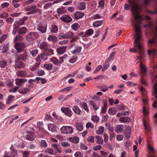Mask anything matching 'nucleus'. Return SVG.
<instances>
[{
	"label": "nucleus",
	"instance_id": "1",
	"mask_svg": "<svg viewBox=\"0 0 157 157\" xmlns=\"http://www.w3.org/2000/svg\"><path fill=\"white\" fill-rule=\"evenodd\" d=\"M136 12L135 13H133L135 15L134 20L132 21V23L134 25L135 31L136 32L135 39L133 42L134 47L130 49L131 52H137L140 54V56L137 57L138 59H141L143 58L144 54L143 48V44L140 40L141 38V34L140 25L141 20H142L141 17L139 14H136Z\"/></svg>",
	"mask_w": 157,
	"mask_h": 157
},
{
	"label": "nucleus",
	"instance_id": "2",
	"mask_svg": "<svg viewBox=\"0 0 157 157\" xmlns=\"http://www.w3.org/2000/svg\"><path fill=\"white\" fill-rule=\"evenodd\" d=\"M128 2L129 3L130 5L125 4L124 5V9L125 10H129L131 8L132 13H134L138 11L139 6L136 4L134 1H132L130 0H128Z\"/></svg>",
	"mask_w": 157,
	"mask_h": 157
},
{
	"label": "nucleus",
	"instance_id": "3",
	"mask_svg": "<svg viewBox=\"0 0 157 157\" xmlns=\"http://www.w3.org/2000/svg\"><path fill=\"white\" fill-rule=\"evenodd\" d=\"M37 29L42 34L45 33L47 31V25L44 21H42L37 25Z\"/></svg>",
	"mask_w": 157,
	"mask_h": 157
},
{
	"label": "nucleus",
	"instance_id": "4",
	"mask_svg": "<svg viewBox=\"0 0 157 157\" xmlns=\"http://www.w3.org/2000/svg\"><path fill=\"white\" fill-rule=\"evenodd\" d=\"M39 35L37 33L29 32L25 37V39L29 41H32L33 40L37 39Z\"/></svg>",
	"mask_w": 157,
	"mask_h": 157
},
{
	"label": "nucleus",
	"instance_id": "5",
	"mask_svg": "<svg viewBox=\"0 0 157 157\" xmlns=\"http://www.w3.org/2000/svg\"><path fill=\"white\" fill-rule=\"evenodd\" d=\"M74 128L71 126H63L61 128V131L62 133L71 134L73 131Z\"/></svg>",
	"mask_w": 157,
	"mask_h": 157
},
{
	"label": "nucleus",
	"instance_id": "6",
	"mask_svg": "<svg viewBox=\"0 0 157 157\" xmlns=\"http://www.w3.org/2000/svg\"><path fill=\"white\" fill-rule=\"evenodd\" d=\"M73 47H74V49L71 51V52L72 54L77 55L81 52L82 49L81 46L76 45L75 43H74L70 46V48L72 49Z\"/></svg>",
	"mask_w": 157,
	"mask_h": 157
},
{
	"label": "nucleus",
	"instance_id": "7",
	"mask_svg": "<svg viewBox=\"0 0 157 157\" xmlns=\"http://www.w3.org/2000/svg\"><path fill=\"white\" fill-rule=\"evenodd\" d=\"M25 47V44L22 42L15 43L14 47L17 51V52H22Z\"/></svg>",
	"mask_w": 157,
	"mask_h": 157
},
{
	"label": "nucleus",
	"instance_id": "8",
	"mask_svg": "<svg viewBox=\"0 0 157 157\" xmlns=\"http://www.w3.org/2000/svg\"><path fill=\"white\" fill-rule=\"evenodd\" d=\"M61 110L65 115L69 117H71L72 115V111L68 107H62L61 108Z\"/></svg>",
	"mask_w": 157,
	"mask_h": 157
},
{
	"label": "nucleus",
	"instance_id": "9",
	"mask_svg": "<svg viewBox=\"0 0 157 157\" xmlns=\"http://www.w3.org/2000/svg\"><path fill=\"white\" fill-rule=\"evenodd\" d=\"M16 68H24L25 67V65L21 60L16 59L15 61Z\"/></svg>",
	"mask_w": 157,
	"mask_h": 157
},
{
	"label": "nucleus",
	"instance_id": "10",
	"mask_svg": "<svg viewBox=\"0 0 157 157\" xmlns=\"http://www.w3.org/2000/svg\"><path fill=\"white\" fill-rule=\"evenodd\" d=\"M17 59L20 60H22L23 61H25L27 57V54L26 52H25L19 55H16Z\"/></svg>",
	"mask_w": 157,
	"mask_h": 157
},
{
	"label": "nucleus",
	"instance_id": "11",
	"mask_svg": "<svg viewBox=\"0 0 157 157\" xmlns=\"http://www.w3.org/2000/svg\"><path fill=\"white\" fill-rule=\"evenodd\" d=\"M25 138L27 140L30 141H33L35 139V136L34 133L31 132L27 133V134L25 136Z\"/></svg>",
	"mask_w": 157,
	"mask_h": 157
},
{
	"label": "nucleus",
	"instance_id": "12",
	"mask_svg": "<svg viewBox=\"0 0 157 157\" xmlns=\"http://www.w3.org/2000/svg\"><path fill=\"white\" fill-rule=\"evenodd\" d=\"M27 79L26 78H17L15 79V83L19 87L22 86L23 84L27 82Z\"/></svg>",
	"mask_w": 157,
	"mask_h": 157
},
{
	"label": "nucleus",
	"instance_id": "13",
	"mask_svg": "<svg viewBox=\"0 0 157 157\" xmlns=\"http://www.w3.org/2000/svg\"><path fill=\"white\" fill-rule=\"evenodd\" d=\"M60 19L63 21L67 23H69L72 21V19L71 17L67 15H64L60 17Z\"/></svg>",
	"mask_w": 157,
	"mask_h": 157
},
{
	"label": "nucleus",
	"instance_id": "14",
	"mask_svg": "<svg viewBox=\"0 0 157 157\" xmlns=\"http://www.w3.org/2000/svg\"><path fill=\"white\" fill-rule=\"evenodd\" d=\"M29 51L30 54L33 57H35L38 53V50L36 48H30L29 49Z\"/></svg>",
	"mask_w": 157,
	"mask_h": 157
},
{
	"label": "nucleus",
	"instance_id": "15",
	"mask_svg": "<svg viewBox=\"0 0 157 157\" xmlns=\"http://www.w3.org/2000/svg\"><path fill=\"white\" fill-rule=\"evenodd\" d=\"M48 58V57H47L44 53H43L38 55L36 58V61L37 62H40L41 60L45 61Z\"/></svg>",
	"mask_w": 157,
	"mask_h": 157
},
{
	"label": "nucleus",
	"instance_id": "16",
	"mask_svg": "<svg viewBox=\"0 0 157 157\" xmlns=\"http://www.w3.org/2000/svg\"><path fill=\"white\" fill-rule=\"evenodd\" d=\"M74 18L76 20H78L83 17L84 14L83 13L77 11L73 14Z\"/></svg>",
	"mask_w": 157,
	"mask_h": 157
},
{
	"label": "nucleus",
	"instance_id": "17",
	"mask_svg": "<svg viewBox=\"0 0 157 157\" xmlns=\"http://www.w3.org/2000/svg\"><path fill=\"white\" fill-rule=\"evenodd\" d=\"M48 129L52 132H57V129L56 125L54 124H48Z\"/></svg>",
	"mask_w": 157,
	"mask_h": 157
},
{
	"label": "nucleus",
	"instance_id": "18",
	"mask_svg": "<svg viewBox=\"0 0 157 157\" xmlns=\"http://www.w3.org/2000/svg\"><path fill=\"white\" fill-rule=\"evenodd\" d=\"M10 150H11L10 154L12 156H10L9 155L6 154L3 157H15V155L17 154V151L14 149L13 147H10Z\"/></svg>",
	"mask_w": 157,
	"mask_h": 157
},
{
	"label": "nucleus",
	"instance_id": "19",
	"mask_svg": "<svg viewBox=\"0 0 157 157\" xmlns=\"http://www.w3.org/2000/svg\"><path fill=\"white\" fill-rule=\"evenodd\" d=\"M67 46H63L57 48L56 51L58 53L62 55L66 52Z\"/></svg>",
	"mask_w": 157,
	"mask_h": 157
},
{
	"label": "nucleus",
	"instance_id": "20",
	"mask_svg": "<svg viewBox=\"0 0 157 157\" xmlns=\"http://www.w3.org/2000/svg\"><path fill=\"white\" fill-rule=\"evenodd\" d=\"M126 127V125L122 124H120L116 126L115 128V131L117 133H119L122 132Z\"/></svg>",
	"mask_w": 157,
	"mask_h": 157
},
{
	"label": "nucleus",
	"instance_id": "21",
	"mask_svg": "<svg viewBox=\"0 0 157 157\" xmlns=\"http://www.w3.org/2000/svg\"><path fill=\"white\" fill-rule=\"evenodd\" d=\"M17 75L18 76L22 78L27 77L28 75L27 72L26 71H18L17 72Z\"/></svg>",
	"mask_w": 157,
	"mask_h": 157
},
{
	"label": "nucleus",
	"instance_id": "22",
	"mask_svg": "<svg viewBox=\"0 0 157 157\" xmlns=\"http://www.w3.org/2000/svg\"><path fill=\"white\" fill-rule=\"evenodd\" d=\"M27 31L28 29L26 27H22L18 29V34L19 35H23L25 34Z\"/></svg>",
	"mask_w": 157,
	"mask_h": 157
},
{
	"label": "nucleus",
	"instance_id": "23",
	"mask_svg": "<svg viewBox=\"0 0 157 157\" xmlns=\"http://www.w3.org/2000/svg\"><path fill=\"white\" fill-rule=\"evenodd\" d=\"M80 105L81 107L87 113H89V110L87 104L85 102H81L80 101Z\"/></svg>",
	"mask_w": 157,
	"mask_h": 157
},
{
	"label": "nucleus",
	"instance_id": "24",
	"mask_svg": "<svg viewBox=\"0 0 157 157\" xmlns=\"http://www.w3.org/2000/svg\"><path fill=\"white\" fill-rule=\"evenodd\" d=\"M30 90L29 88L23 87L18 89V91L21 94H27Z\"/></svg>",
	"mask_w": 157,
	"mask_h": 157
},
{
	"label": "nucleus",
	"instance_id": "25",
	"mask_svg": "<svg viewBox=\"0 0 157 157\" xmlns=\"http://www.w3.org/2000/svg\"><path fill=\"white\" fill-rule=\"evenodd\" d=\"M72 109L75 113L78 115H81L82 113V112L78 106H74L72 107Z\"/></svg>",
	"mask_w": 157,
	"mask_h": 157
},
{
	"label": "nucleus",
	"instance_id": "26",
	"mask_svg": "<svg viewBox=\"0 0 157 157\" xmlns=\"http://www.w3.org/2000/svg\"><path fill=\"white\" fill-rule=\"evenodd\" d=\"M76 128L79 131H81L83 130V126L82 123L76 122L75 126Z\"/></svg>",
	"mask_w": 157,
	"mask_h": 157
},
{
	"label": "nucleus",
	"instance_id": "27",
	"mask_svg": "<svg viewBox=\"0 0 157 157\" xmlns=\"http://www.w3.org/2000/svg\"><path fill=\"white\" fill-rule=\"evenodd\" d=\"M47 39L49 41H51L53 43L57 40V37L54 35H49Z\"/></svg>",
	"mask_w": 157,
	"mask_h": 157
},
{
	"label": "nucleus",
	"instance_id": "28",
	"mask_svg": "<svg viewBox=\"0 0 157 157\" xmlns=\"http://www.w3.org/2000/svg\"><path fill=\"white\" fill-rule=\"evenodd\" d=\"M40 146L41 148H46L48 145V143L47 141L45 140H41L39 141Z\"/></svg>",
	"mask_w": 157,
	"mask_h": 157
},
{
	"label": "nucleus",
	"instance_id": "29",
	"mask_svg": "<svg viewBox=\"0 0 157 157\" xmlns=\"http://www.w3.org/2000/svg\"><path fill=\"white\" fill-rule=\"evenodd\" d=\"M90 102L95 110H97L99 108L100 105L99 103H95L92 101H90Z\"/></svg>",
	"mask_w": 157,
	"mask_h": 157
},
{
	"label": "nucleus",
	"instance_id": "30",
	"mask_svg": "<svg viewBox=\"0 0 157 157\" xmlns=\"http://www.w3.org/2000/svg\"><path fill=\"white\" fill-rule=\"evenodd\" d=\"M51 32L52 33H56L58 30L57 26L55 25H52L50 29Z\"/></svg>",
	"mask_w": 157,
	"mask_h": 157
},
{
	"label": "nucleus",
	"instance_id": "31",
	"mask_svg": "<svg viewBox=\"0 0 157 157\" xmlns=\"http://www.w3.org/2000/svg\"><path fill=\"white\" fill-rule=\"evenodd\" d=\"M45 152L51 155H55L56 154V151L52 148H47L45 149Z\"/></svg>",
	"mask_w": 157,
	"mask_h": 157
},
{
	"label": "nucleus",
	"instance_id": "32",
	"mask_svg": "<svg viewBox=\"0 0 157 157\" xmlns=\"http://www.w3.org/2000/svg\"><path fill=\"white\" fill-rule=\"evenodd\" d=\"M131 119L129 117H123L120 118V121L121 122L125 123L127 122H130Z\"/></svg>",
	"mask_w": 157,
	"mask_h": 157
},
{
	"label": "nucleus",
	"instance_id": "33",
	"mask_svg": "<svg viewBox=\"0 0 157 157\" xmlns=\"http://www.w3.org/2000/svg\"><path fill=\"white\" fill-rule=\"evenodd\" d=\"M44 53V55H46L47 57L50 56L54 54L53 50L52 49H46L45 50Z\"/></svg>",
	"mask_w": 157,
	"mask_h": 157
},
{
	"label": "nucleus",
	"instance_id": "34",
	"mask_svg": "<svg viewBox=\"0 0 157 157\" xmlns=\"http://www.w3.org/2000/svg\"><path fill=\"white\" fill-rule=\"evenodd\" d=\"M9 46L8 43L4 44L3 46H2V51L1 52L3 53H6L8 50Z\"/></svg>",
	"mask_w": 157,
	"mask_h": 157
},
{
	"label": "nucleus",
	"instance_id": "35",
	"mask_svg": "<svg viewBox=\"0 0 157 157\" xmlns=\"http://www.w3.org/2000/svg\"><path fill=\"white\" fill-rule=\"evenodd\" d=\"M57 11L59 14H63L66 13V10L65 7H61L57 9Z\"/></svg>",
	"mask_w": 157,
	"mask_h": 157
},
{
	"label": "nucleus",
	"instance_id": "36",
	"mask_svg": "<svg viewBox=\"0 0 157 157\" xmlns=\"http://www.w3.org/2000/svg\"><path fill=\"white\" fill-rule=\"evenodd\" d=\"M140 67L141 68L140 73L141 76H142V75H144L145 74L146 72V69L141 63H140Z\"/></svg>",
	"mask_w": 157,
	"mask_h": 157
},
{
	"label": "nucleus",
	"instance_id": "37",
	"mask_svg": "<svg viewBox=\"0 0 157 157\" xmlns=\"http://www.w3.org/2000/svg\"><path fill=\"white\" fill-rule=\"evenodd\" d=\"M103 23L102 20L95 21L93 23V25L94 27H97L101 25Z\"/></svg>",
	"mask_w": 157,
	"mask_h": 157
},
{
	"label": "nucleus",
	"instance_id": "38",
	"mask_svg": "<svg viewBox=\"0 0 157 157\" xmlns=\"http://www.w3.org/2000/svg\"><path fill=\"white\" fill-rule=\"evenodd\" d=\"M70 141L72 142L74 144H77L79 141V138L77 136L69 138Z\"/></svg>",
	"mask_w": 157,
	"mask_h": 157
},
{
	"label": "nucleus",
	"instance_id": "39",
	"mask_svg": "<svg viewBox=\"0 0 157 157\" xmlns=\"http://www.w3.org/2000/svg\"><path fill=\"white\" fill-rule=\"evenodd\" d=\"M68 57L67 56V55H64V56L59 57V65L60 64L64 62V61H65L67 58Z\"/></svg>",
	"mask_w": 157,
	"mask_h": 157
},
{
	"label": "nucleus",
	"instance_id": "40",
	"mask_svg": "<svg viewBox=\"0 0 157 157\" xmlns=\"http://www.w3.org/2000/svg\"><path fill=\"white\" fill-rule=\"evenodd\" d=\"M8 63L7 61L1 60L0 61V67L2 68H5L8 66Z\"/></svg>",
	"mask_w": 157,
	"mask_h": 157
},
{
	"label": "nucleus",
	"instance_id": "41",
	"mask_svg": "<svg viewBox=\"0 0 157 157\" xmlns=\"http://www.w3.org/2000/svg\"><path fill=\"white\" fill-rule=\"evenodd\" d=\"M52 147L58 153H61L62 152L61 149L60 147H59L58 144H52Z\"/></svg>",
	"mask_w": 157,
	"mask_h": 157
},
{
	"label": "nucleus",
	"instance_id": "42",
	"mask_svg": "<svg viewBox=\"0 0 157 157\" xmlns=\"http://www.w3.org/2000/svg\"><path fill=\"white\" fill-rule=\"evenodd\" d=\"M86 4L84 2H82L78 4V8L81 10H84L86 8Z\"/></svg>",
	"mask_w": 157,
	"mask_h": 157
},
{
	"label": "nucleus",
	"instance_id": "43",
	"mask_svg": "<svg viewBox=\"0 0 157 157\" xmlns=\"http://www.w3.org/2000/svg\"><path fill=\"white\" fill-rule=\"evenodd\" d=\"M80 26L77 23H75L71 25V28L75 31H77Z\"/></svg>",
	"mask_w": 157,
	"mask_h": 157
},
{
	"label": "nucleus",
	"instance_id": "44",
	"mask_svg": "<svg viewBox=\"0 0 157 157\" xmlns=\"http://www.w3.org/2000/svg\"><path fill=\"white\" fill-rule=\"evenodd\" d=\"M103 107L101 108V112L103 113H105L106 111L107 108V102L105 100L103 101Z\"/></svg>",
	"mask_w": 157,
	"mask_h": 157
},
{
	"label": "nucleus",
	"instance_id": "45",
	"mask_svg": "<svg viewBox=\"0 0 157 157\" xmlns=\"http://www.w3.org/2000/svg\"><path fill=\"white\" fill-rule=\"evenodd\" d=\"M104 130V127L103 126H100L98 130L96 131V133L98 134H102Z\"/></svg>",
	"mask_w": 157,
	"mask_h": 157
},
{
	"label": "nucleus",
	"instance_id": "46",
	"mask_svg": "<svg viewBox=\"0 0 157 157\" xmlns=\"http://www.w3.org/2000/svg\"><path fill=\"white\" fill-rule=\"evenodd\" d=\"M157 41L155 38L154 37L150 39L148 41V44L151 45H155Z\"/></svg>",
	"mask_w": 157,
	"mask_h": 157
},
{
	"label": "nucleus",
	"instance_id": "47",
	"mask_svg": "<svg viewBox=\"0 0 157 157\" xmlns=\"http://www.w3.org/2000/svg\"><path fill=\"white\" fill-rule=\"evenodd\" d=\"M44 67L48 70H51L53 67V65L52 63L45 64L44 66Z\"/></svg>",
	"mask_w": 157,
	"mask_h": 157
},
{
	"label": "nucleus",
	"instance_id": "48",
	"mask_svg": "<svg viewBox=\"0 0 157 157\" xmlns=\"http://www.w3.org/2000/svg\"><path fill=\"white\" fill-rule=\"evenodd\" d=\"M14 96L12 95H10L8 96V99L6 100V104H9L10 103L14 100Z\"/></svg>",
	"mask_w": 157,
	"mask_h": 157
},
{
	"label": "nucleus",
	"instance_id": "49",
	"mask_svg": "<svg viewBox=\"0 0 157 157\" xmlns=\"http://www.w3.org/2000/svg\"><path fill=\"white\" fill-rule=\"evenodd\" d=\"M95 138L97 139V143L98 144H102L103 143V140L99 136H96Z\"/></svg>",
	"mask_w": 157,
	"mask_h": 157
},
{
	"label": "nucleus",
	"instance_id": "50",
	"mask_svg": "<svg viewBox=\"0 0 157 157\" xmlns=\"http://www.w3.org/2000/svg\"><path fill=\"white\" fill-rule=\"evenodd\" d=\"M66 38H72L74 37V34L71 32L69 31L66 33Z\"/></svg>",
	"mask_w": 157,
	"mask_h": 157
},
{
	"label": "nucleus",
	"instance_id": "51",
	"mask_svg": "<svg viewBox=\"0 0 157 157\" xmlns=\"http://www.w3.org/2000/svg\"><path fill=\"white\" fill-rule=\"evenodd\" d=\"M51 61L56 66H59V62L58 60L55 57H53L51 58L50 59Z\"/></svg>",
	"mask_w": 157,
	"mask_h": 157
},
{
	"label": "nucleus",
	"instance_id": "52",
	"mask_svg": "<svg viewBox=\"0 0 157 157\" xmlns=\"http://www.w3.org/2000/svg\"><path fill=\"white\" fill-rule=\"evenodd\" d=\"M47 47L48 45L45 42L41 43L40 45V48L41 49H44L45 50L47 49Z\"/></svg>",
	"mask_w": 157,
	"mask_h": 157
},
{
	"label": "nucleus",
	"instance_id": "53",
	"mask_svg": "<svg viewBox=\"0 0 157 157\" xmlns=\"http://www.w3.org/2000/svg\"><path fill=\"white\" fill-rule=\"evenodd\" d=\"M143 124L145 128V129L146 131L149 132L150 131V128L147 124V121L144 120L143 121Z\"/></svg>",
	"mask_w": 157,
	"mask_h": 157
},
{
	"label": "nucleus",
	"instance_id": "54",
	"mask_svg": "<svg viewBox=\"0 0 157 157\" xmlns=\"http://www.w3.org/2000/svg\"><path fill=\"white\" fill-rule=\"evenodd\" d=\"M28 18L27 17H25L20 18L18 21L20 23V25H22L24 24L25 21L27 20Z\"/></svg>",
	"mask_w": 157,
	"mask_h": 157
},
{
	"label": "nucleus",
	"instance_id": "55",
	"mask_svg": "<svg viewBox=\"0 0 157 157\" xmlns=\"http://www.w3.org/2000/svg\"><path fill=\"white\" fill-rule=\"evenodd\" d=\"M19 34L17 35L16 37L14 39V43H18L17 41H20L22 40L23 37L21 36Z\"/></svg>",
	"mask_w": 157,
	"mask_h": 157
},
{
	"label": "nucleus",
	"instance_id": "56",
	"mask_svg": "<svg viewBox=\"0 0 157 157\" xmlns=\"http://www.w3.org/2000/svg\"><path fill=\"white\" fill-rule=\"evenodd\" d=\"M13 80H8L6 82V85L9 87H12L13 86Z\"/></svg>",
	"mask_w": 157,
	"mask_h": 157
},
{
	"label": "nucleus",
	"instance_id": "57",
	"mask_svg": "<svg viewBox=\"0 0 157 157\" xmlns=\"http://www.w3.org/2000/svg\"><path fill=\"white\" fill-rule=\"evenodd\" d=\"M21 25H20V23L18 21H15L13 25V28H15L18 30Z\"/></svg>",
	"mask_w": 157,
	"mask_h": 157
},
{
	"label": "nucleus",
	"instance_id": "58",
	"mask_svg": "<svg viewBox=\"0 0 157 157\" xmlns=\"http://www.w3.org/2000/svg\"><path fill=\"white\" fill-rule=\"evenodd\" d=\"M110 66L109 63L105 62L103 65V67L102 69V71H104L108 69Z\"/></svg>",
	"mask_w": 157,
	"mask_h": 157
},
{
	"label": "nucleus",
	"instance_id": "59",
	"mask_svg": "<svg viewBox=\"0 0 157 157\" xmlns=\"http://www.w3.org/2000/svg\"><path fill=\"white\" fill-rule=\"evenodd\" d=\"M87 141L89 143H94V137L92 136H89L87 139Z\"/></svg>",
	"mask_w": 157,
	"mask_h": 157
},
{
	"label": "nucleus",
	"instance_id": "60",
	"mask_svg": "<svg viewBox=\"0 0 157 157\" xmlns=\"http://www.w3.org/2000/svg\"><path fill=\"white\" fill-rule=\"evenodd\" d=\"M36 6H29L25 9V10L27 11H29L31 10H35Z\"/></svg>",
	"mask_w": 157,
	"mask_h": 157
},
{
	"label": "nucleus",
	"instance_id": "61",
	"mask_svg": "<svg viewBox=\"0 0 157 157\" xmlns=\"http://www.w3.org/2000/svg\"><path fill=\"white\" fill-rule=\"evenodd\" d=\"M148 54L149 55H157V49L154 50L153 51L148 50Z\"/></svg>",
	"mask_w": 157,
	"mask_h": 157
},
{
	"label": "nucleus",
	"instance_id": "62",
	"mask_svg": "<svg viewBox=\"0 0 157 157\" xmlns=\"http://www.w3.org/2000/svg\"><path fill=\"white\" fill-rule=\"evenodd\" d=\"M100 88H101V90L103 92H105L109 89V87L105 85L102 86Z\"/></svg>",
	"mask_w": 157,
	"mask_h": 157
},
{
	"label": "nucleus",
	"instance_id": "63",
	"mask_svg": "<svg viewBox=\"0 0 157 157\" xmlns=\"http://www.w3.org/2000/svg\"><path fill=\"white\" fill-rule=\"evenodd\" d=\"M99 118L96 115L93 116L92 117L91 120L94 122L97 123L99 121Z\"/></svg>",
	"mask_w": 157,
	"mask_h": 157
},
{
	"label": "nucleus",
	"instance_id": "64",
	"mask_svg": "<svg viewBox=\"0 0 157 157\" xmlns=\"http://www.w3.org/2000/svg\"><path fill=\"white\" fill-rule=\"evenodd\" d=\"M74 156L75 157H82L83 154L80 151H77L75 153Z\"/></svg>",
	"mask_w": 157,
	"mask_h": 157
}]
</instances>
